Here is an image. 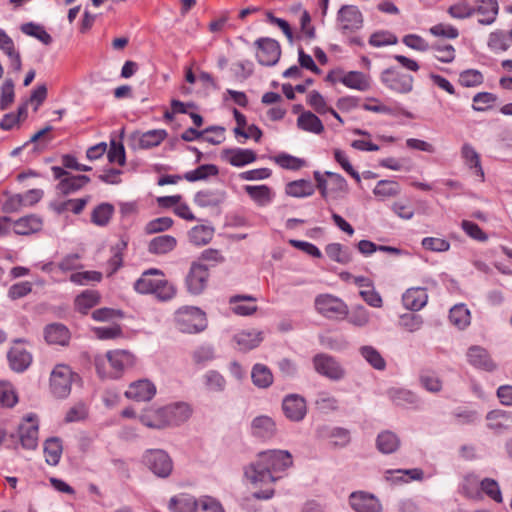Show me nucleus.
I'll return each mask as SVG.
<instances>
[{"instance_id": "37998d69", "label": "nucleus", "mask_w": 512, "mask_h": 512, "mask_svg": "<svg viewBox=\"0 0 512 512\" xmlns=\"http://www.w3.org/2000/svg\"><path fill=\"white\" fill-rule=\"evenodd\" d=\"M449 319L455 326L463 329L470 323V312L462 304L455 305L450 309Z\"/></svg>"}, {"instance_id": "5fc2aeb1", "label": "nucleus", "mask_w": 512, "mask_h": 512, "mask_svg": "<svg viewBox=\"0 0 512 512\" xmlns=\"http://www.w3.org/2000/svg\"><path fill=\"white\" fill-rule=\"evenodd\" d=\"M497 96L489 92H479L473 97L472 108L475 111H486L496 102Z\"/></svg>"}, {"instance_id": "b1692460", "label": "nucleus", "mask_w": 512, "mask_h": 512, "mask_svg": "<svg viewBox=\"0 0 512 512\" xmlns=\"http://www.w3.org/2000/svg\"><path fill=\"white\" fill-rule=\"evenodd\" d=\"M461 157L464 163L474 170V174L484 181V171L481 166L480 155L469 143H464L461 147Z\"/></svg>"}, {"instance_id": "338daca9", "label": "nucleus", "mask_w": 512, "mask_h": 512, "mask_svg": "<svg viewBox=\"0 0 512 512\" xmlns=\"http://www.w3.org/2000/svg\"><path fill=\"white\" fill-rule=\"evenodd\" d=\"M14 100V82L6 79L1 86L0 108L5 110Z\"/></svg>"}, {"instance_id": "2eb2a0df", "label": "nucleus", "mask_w": 512, "mask_h": 512, "mask_svg": "<svg viewBox=\"0 0 512 512\" xmlns=\"http://www.w3.org/2000/svg\"><path fill=\"white\" fill-rule=\"evenodd\" d=\"M350 504L356 512H381L379 500L371 494L354 492L350 496Z\"/></svg>"}, {"instance_id": "49530a36", "label": "nucleus", "mask_w": 512, "mask_h": 512, "mask_svg": "<svg viewBox=\"0 0 512 512\" xmlns=\"http://www.w3.org/2000/svg\"><path fill=\"white\" fill-rule=\"evenodd\" d=\"M363 358L375 369L384 370L386 362L381 354L372 346H363L360 348Z\"/></svg>"}, {"instance_id": "5701e85b", "label": "nucleus", "mask_w": 512, "mask_h": 512, "mask_svg": "<svg viewBox=\"0 0 512 512\" xmlns=\"http://www.w3.org/2000/svg\"><path fill=\"white\" fill-rule=\"evenodd\" d=\"M8 360L11 368L16 372H23L26 370L31 362V354L22 347H12L8 352Z\"/></svg>"}, {"instance_id": "dca6fc26", "label": "nucleus", "mask_w": 512, "mask_h": 512, "mask_svg": "<svg viewBox=\"0 0 512 512\" xmlns=\"http://www.w3.org/2000/svg\"><path fill=\"white\" fill-rule=\"evenodd\" d=\"M18 435L23 448L35 449L38 445V424L32 417H27L25 421L20 424Z\"/></svg>"}, {"instance_id": "ddd939ff", "label": "nucleus", "mask_w": 512, "mask_h": 512, "mask_svg": "<svg viewBox=\"0 0 512 512\" xmlns=\"http://www.w3.org/2000/svg\"><path fill=\"white\" fill-rule=\"evenodd\" d=\"M167 135L164 129H153L144 133H133L131 140L133 141L134 148L150 149L160 145Z\"/></svg>"}, {"instance_id": "0eeeda50", "label": "nucleus", "mask_w": 512, "mask_h": 512, "mask_svg": "<svg viewBox=\"0 0 512 512\" xmlns=\"http://www.w3.org/2000/svg\"><path fill=\"white\" fill-rule=\"evenodd\" d=\"M315 307L318 313L327 318H344L348 315V306L340 298L330 294L316 297Z\"/></svg>"}, {"instance_id": "6ab92c4d", "label": "nucleus", "mask_w": 512, "mask_h": 512, "mask_svg": "<svg viewBox=\"0 0 512 512\" xmlns=\"http://www.w3.org/2000/svg\"><path fill=\"white\" fill-rule=\"evenodd\" d=\"M339 81L346 87L361 92L368 91L371 88L370 77L360 71H349Z\"/></svg>"}, {"instance_id": "f3484780", "label": "nucleus", "mask_w": 512, "mask_h": 512, "mask_svg": "<svg viewBox=\"0 0 512 512\" xmlns=\"http://www.w3.org/2000/svg\"><path fill=\"white\" fill-rule=\"evenodd\" d=\"M156 393L153 383L148 380H139L131 383L125 392V396L135 401H149Z\"/></svg>"}, {"instance_id": "e433bc0d", "label": "nucleus", "mask_w": 512, "mask_h": 512, "mask_svg": "<svg viewBox=\"0 0 512 512\" xmlns=\"http://www.w3.org/2000/svg\"><path fill=\"white\" fill-rule=\"evenodd\" d=\"M256 299L252 296L235 295L231 297L230 302L234 304L233 311L238 315H251L257 311L255 304H243L241 302H255Z\"/></svg>"}, {"instance_id": "a211bd4d", "label": "nucleus", "mask_w": 512, "mask_h": 512, "mask_svg": "<svg viewBox=\"0 0 512 512\" xmlns=\"http://www.w3.org/2000/svg\"><path fill=\"white\" fill-rule=\"evenodd\" d=\"M162 278L163 274L161 271L157 269L148 270L136 281L134 285L135 290L142 294H153Z\"/></svg>"}, {"instance_id": "a18cd8bd", "label": "nucleus", "mask_w": 512, "mask_h": 512, "mask_svg": "<svg viewBox=\"0 0 512 512\" xmlns=\"http://www.w3.org/2000/svg\"><path fill=\"white\" fill-rule=\"evenodd\" d=\"M21 31L26 35L37 38L45 45H49L52 43V37L46 30L33 22L25 23L21 26Z\"/></svg>"}, {"instance_id": "a878e982", "label": "nucleus", "mask_w": 512, "mask_h": 512, "mask_svg": "<svg viewBox=\"0 0 512 512\" xmlns=\"http://www.w3.org/2000/svg\"><path fill=\"white\" fill-rule=\"evenodd\" d=\"M44 336L50 344L66 345L69 341L70 333L63 324L53 323L46 326Z\"/></svg>"}, {"instance_id": "9b49d317", "label": "nucleus", "mask_w": 512, "mask_h": 512, "mask_svg": "<svg viewBox=\"0 0 512 512\" xmlns=\"http://www.w3.org/2000/svg\"><path fill=\"white\" fill-rule=\"evenodd\" d=\"M338 21L343 31H356L363 25V16L360 10L353 5H344L338 12Z\"/></svg>"}, {"instance_id": "052dcab7", "label": "nucleus", "mask_w": 512, "mask_h": 512, "mask_svg": "<svg viewBox=\"0 0 512 512\" xmlns=\"http://www.w3.org/2000/svg\"><path fill=\"white\" fill-rule=\"evenodd\" d=\"M325 252L331 260L338 263L346 264L350 261V255L347 251L343 250L342 246L338 243L327 245Z\"/></svg>"}, {"instance_id": "de8ad7c7", "label": "nucleus", "mask_w": 512, "mask_h": 512, "mask_svg": "<svg viewBox=\"0 0 512 512\" xmlns=\"http://www.w3.org/2000/svg\"><path fill=\"white\" fill-rule=\"evenodd\" d=\"M170 508L173 509L174 512H196L198 500H195L191 496L172 498L170 500Z\"/></svg>"}, {"instance_id": "0e129e2a", "label": "nucleus", "mask_w": 512, "mask_h": 512, "mask_svg": "<svg viewBox=\"0 0 512 512\" xmlns=\"http://www.w3.org/2000/svg\"><path fill=\"white\" fill-rule=\"evenodd\" d=\"M275 162L282 168L289 170H298L305 165L303 159L285 153L278 155Z\"/></svg>"}, {"instance_id": "72a5a7b5", "label": "nucleus", "mask_w": 512, "mask_h": 512, "mask_svg": "<svg viewBox=\"0 0 512 512\" xmlns=\"http://www.w3.org/2000/svg\"><path fill=\"white\" fill-rule=\"evenodd\" d=\"M100 301V295L95 290H86L78 295L75 299V308L82 314H86L88 310L97 305Z\"/></svg>"}, {"instance_id": "c756f323", "label": "nucleus", "mask_w": 512, "mask_h": 512, "mask_svg": "<svg viewBox=\"0 0 512 512\" xmlns=\"http://www.w3.org/2000/svg\"><path fill=\"white\" fill-rule=\"evenodd\" d=\"M315 191L314 185L310 180L299 179L289 182L286 185L285 192L292 197L311 196Z\"/></svg>"}, {"instance_id": "f257e3e1", "label": "nucleus", "mask_w": 512, "mask_h": 512, "mask_svg": "<svg viewBox=\"0 0 512 512\" xmlns=\"http://www.w3.org/2000/svg\"><path fill=\"white\" fill-rule=\"evenodd\" d=\"M292 456L285 450H270L259 453L258 459L245 469V476L254 485L272 484L276 481L272 472L292 466Z\"/></svg>"}, {"instance_id": "2f4dec72", "label": "nucleus", "mask_w": 512, "mask_h": 512, "mask_svg": "<svg viewBox=\"0 0 512 512\" xmlns=\"http://www.w3.org/2000/svg\"><path fill=\"white\" fill-rule=\"evenodd\" d=\"M276 430L274 421L267 416L256 417L252 422V431L255 436L270 438Z\"/></svg>"}, {"instance_id": "473e14b6", "label": "nucleus", "mask_w": 512, "mask_h": 512, "mask_svg": "<svg viewBox=\"0 0 512 512\" xmlns=\"http://www.w3.org/2000/svg\"><path fill=\"white\" fill-rule=\"evenodd\" d=\"M252 382L258 388H268L273 383L271 370L263 364H255L251 372Z\"/></svg>"}, {"instance_id": "79ce46f5", "label": "nucleus", "mask_w": 512, "mask_h": 512, "mask_svg": "<svg viewBox=\"0 0 512 512\" xmlns=\"http://www.w3.org/2000/svg\"><path fill=\"white\" fill-rule=\"evenodd\" d=\"M326 175L329 177V188L330 196L337 198L345 195L348 192V184L345 178L337 173L326 172Z\"/></svg>"}, {"instance_id": "6e6d98bb", "label": "nucleus", "mask_w": 512, "mask_h": 512, "mask_svg": "<svg viewBox=\"0 0 512 512\" xmlns=\"http://www.w3.org/2000/svg\"><path fill=\"white\" fill-rule=\"evenodd\" d=\"M107 158L110 163H118L120 166L125 164V149L120 141H116L115 139L110 141V148L107 152Z\"/></svg>"}, {"instance_id": "6e6552de", "label": "nucleus", "mask_w": 512, "mask_h": 512, "mask_svg": "<svg viewBox=\"0 0 512 512\" xmlns=\"http://www.w3.org/2000/svg\"><path fill=\"white\" fill-rule=\"evenodd\" d=\"M55 179L60 180L57 189L63 194H71L90 182V178L86 175H71L65 169L53 166L51 168Z\"/></svg>"}, {"instance_id": "39448f33", "label": "nucleus", "mask_w": 512, "mask_h": 512, "mask_svg": "<svg viewBox=\"0 0 512 512\" xmlns=\"http://www.w3.org/2000/svg\"><path fill=\"white\" fill-rule=\"evenodd\" d=\"M77 377L67 365L59 364L51 372L50 389L57 398H65L71 391V385Z\"/></svg>"}, {"instance_id": "680f3d73", "label": "nucleus", "mask_w": 512, "mask_h": 512, "mask_svg": "<svg viewBox=\"0 0 512 512\" xmlns=\"http://www.w3.org/2000/svg\"><path fill=\"white\" fill-rule=\"evenodd\" d=\"M18 401L17 395L11 384L0 383V405L4 407H13Z\"/></svg>"}, {"instance_id": "7ed1b4c3", "label": "nucleus", "mask_w": 512, "mask_h": 512, "mask_svg": "<svg viewBox=\"0 0 512 512\" xmlns=\"http://www.w3.org/2000/svg\"><path fill=\"white\" fill-rule=\"evenodd\" d=\"M175 323L183 333L193 334L206 329L205 313L197 307L184 306L175 312Z\"/></svg>"}, {"instance_id": "4468645a", "label": "nucleus", "mask_w": 512, "mask_h": 512, "mask_svg": "<svg viewBox=\"0 0 512 512\" xmlns=\"http://www.w3.org/2000/svg\"><path fill=\"white\" fill-rule=\"evenodd\" d=\"M208 276L209 274L206 266L199 263H193L186 278L188 290L192 294L201 293L206 286Z\"/></svg>"}, {"instance_id": "f704fd0d", "label": "nucleus", "mask_w": 512, "mask_h": 512, "mask_svg": "<svg viewBox=\"0 0 512 512\" xmlns=\"http://www.w3.org/2000/svg\"><path fill=\"white\" fill-rule=\"evenodd\" d=\"M176 238L170 235L154 237L149 243V251L154 254H165L174 249Z\"/></svg>"}, {"instance_id": "9d476101", "label": "nucleus", "mask_w": 512, "mask_h": 512, "mask_svg": "<svg viewBox=\"0 0 512 512\" xmlns=\"http://www.w3.org/2000/svg\"><path fill=\"white\" fill-rule=\"evenodd\" d=\"M313 364L315 370L331 379V380H340L345 376V369L343 366L332 356L328 354H317L313 358Z\"/></svg>"}, {"instance_id": "bf43d9fd", "label": "nucleus", "mask_w": 512, "mask_h": 512, "mask_svg": "<svg viewBox=\"0 0 512 512\" xmlns=\"http://www.w3.org/2000/svg\"><path fill=\"white\" fill-rule=\"evenodd\" d=\"M422 386L429 392H439L442 389V382L439 377L431 371H423L420 375Z\"/></svg>"}, {"instance_id": "393cba45", "label": "nucleus", "mask_w": 512, "mask_h": 512, "mask_svg": "<svg viewBox=\"0 0 512 512\" xmlns=\"http://www.w3.org/2000/svg\"><path fill=\"white\" fill-rule=\"evenodd\" d=\"M140 420L145 426L149 428L162 429L166 426L172 425L166 408H161L155 411H147L141 416Z\"/></svg>"}, {"instance_id": "bb28decb", "label": "nucleus", "mask_w": 512, "mask_h": 512, "mask_svg": "<svg viewBox=\"0 0 512 512\" xmlns=\"http://www.w3.org/2000/svg\"><path fill=\"white\" fill-rule=\"evenodd\" d=\"M467 357L469 362L487 371H492L495 368V364L491 360L487 351L479 346H473L468 350Z\"/></svg>"}, {"instance_id": "e2e57ef3", "label": "nucleus", "mask_w": 512, "mask_h": 512, "mask_svg": "<svg viewBox=\"0 0 512 512\" xmlns=\"http://www.w3.org/2000/svg\"><path fill=\"white\" fill-rule=\"evenodd\" d=\"M481 490L494 501L501 503L502 494L498 483L491 478H485L480 483Z\"/></svg>"}, {"instance_id": "c03bdc74", "label": "nucleus", "mask_w": 512, "mask_h": 512, "mask_svg": "<svg viewBox=\"0 0 512 512\" xmlns=\"http://www.w3.org/2000/svg\"><path fill=\"white\" fill-rule=\"evenodd\" d=\"M373 193L381 198L393 197L400 193V185L393 180H380L373 189Z\"/></svg>"}, {"instance_id": "69168bd1", "label": "nucleus", "mask_w": 512, "mask_h": 512, "mask_svg": "<svg viewBox=\"0 0 512 512\" xmlns=\"http://www.w3.org/2000/svg\"><path fill=\"white\" fill-rule=\"evenodd\" d=\"M448 13L455 19H465L475 13V8L466 2H459L449 7Z\"/></svg>"}, {"instance_id": "412c9836", "label": "nucleus", "mask_w": 512, "mask_h": 512, "mask_svg": "<svg viewBox=\"0 0 512 512\" xmlns=\"http://www.w3.org/2000/svg\"><path fill=\"white\" fill-rule=\"evenodd\" d=\"M428 295L424 288H410L402 296V301L407 309L420 310L427 303Z\"/></svg>"}, {"instance_id": "c9c22d12", "label": "nucleus", "mask_w": 512, "mask_h": 512, "mask_svg": "<svg viewBox=\"0 0 512 512\" xmlns=\"http://www.w3.org/2000/svg\"><path fill=\"white\" fill-rule=\"evenodd\" d=\"M376 443L380 452L390 454L399 448L400 440L396 434L386 431L378 435Z\"/></svg>"}, {"instance_id": "f03ea898", "label": "nucleus", "mask_w": 512, "mask_h": 512, "mask_svg": "<svg viewBox=\"0 0 512 512\" xmlns=\"http://www.w3.org/2000/svg\"><path fill=\"white\" fill-rule=\"evenodd\" d=\"M134 360L129 351L113 350L95 356L94 364L101 378H118L126 368L133 366Z\"/></svg>"}, {"instance_id": "423d86ee", "label": "nucleus", "mask_w": 512, "mask_h": 512, "mask_svg": "<svg viewBox=\"0 0 512 512\" xmlns=\"http://www.w3.org/2000/svg\"><path fill=\"white\" fill-rule=\"evenodd\" d=\"M256 59L262 66H274L281 57V47L277 40L261 37L255 40Z\"/></svg>"}, {"instance_id": "c85d7f7f", "label": "nucleus", "mask_w": 512, "mask_h": 512, "mask_svg": "<svg viewBox=\"0 0 512 512\" xmlns=\"http://www.w3.org/2000/svg\"><path fill=\"white\" fill-rule=\"evenodd\" d=\"M297 126L301 130L311 132L314 134H320L324 131L322 121L318 116L310 111H305L297 119Z\"/></svg>"}, {"instance_id": "7c9ffc66", "label": "nucleus", "mask_w": 512, "mask_h": 512, "mask_svg": "<svg viewBox=\"0 0 512 512\" xmlns=\"http://www.w3.org/2000/svg\"><path fill=\"white\" fill-rule=\"evenodd\" d=\"M263 340L260 331H241L235 336V341L241 350H251L257 347Z\"/></svg>"}, {"instance_id": "cd10ccee", "label": "nucleus", "mask_w": 512, "mask_h": 512, "mask_svg": "<svg viewBox=\"0 0 512 512\" xmlns=\"http://www.w3.org/2000/svg\"><path fill=\"white\" fill-rule=\"evenodd\" d=\"M224 153L228 156V161L232 166L241 167L256 160L257 155L253 150L232 148L226 149Z\"/></svg>"}, {"instance_id": "09e8293b", "label": "nucleus", "mask_w": 512, "mask_h": 512, "mask_svg": "<svg viewBox=\"0 0 512 512\" xmlns=\"http://www.w3.org/2000/svg\"><path fill=\"white\" fill-rule=\"evenodd\" d=\"M245 191L260 205H265L271 201V190L266 185L246 186Z\"/></svg>"}, {"instance_id": "13d9d810", "label": "nucleus", "mask_w": 512, "mask_h": 512, "mask_svg": "<svg viewBox=\"0 0 512 512\" xmlns=\"http://www.w3.org/2000/svg\"><path fill=\"white\" fill-rule=\"evenodd\" d=\"M334 159L357 183L361 181L359 173L351 165L346 153L340 149H334Z\"/></svg>"}, {"instance_id": "58836bf2", "label": "nucleus", "mask_w": 512, "mask_h": 512, "mask_svg": "<svg viewBox=\"0 0 512 512\" xmlns=\"http://www.w3.org/2000/svg\"><path fill=\"white\" fill-rule=\"evenodd\" d=\"M214 235L212 226H193L189 232L190 241L195 245H206Z\"/></svg>"}, {"instance_id": "4c0bfd02", "label": "nucleus", "mask_w": 512, "mask_h": 512, "mask_svg": "<svg viewBox=\"0 0 512 512\" xmlns=\"http://www.w3.org/2000/svg\"><path fill=\"white\" fill-rule=\"evenodd\" d=\"M219 173V170L216 165L213 164H203L196 168L195 170L188 171L184 174L183 178L189 182H195L199 180H204L209 176H215Z\"/></svg>"}, {"instance_id": "4d7b16f0", "label": "nucleus", "mask_w": 512, "mask_h": 512, "mask_svg": "<svg viewBox=\"0 0 512 512\" xmlns=\"http://www.w3.org/2000/svg\"><path fill=\"white\" fill-rule=\"evenodd\" d=\"M202 139L212 145H219L225 140V128L210 126L203 130Z\"/></svg>"}, {"instance_id": "1a4fd4ad", "label": "nucleus", "mask_w": 512, "mask_h": 512, "mask_svg": "<svg viewBox=\"0 0 512 512\" xmlns=\"http://www.w3.org/2000/svg\"><path fill=\"white\" fill-rule=\"evenodd\" d=\"M144 463L158 477L165 478L172 471L170 457L160 449L148 450L144 455Z\"/></svg>"}, {"instance_id": "ea45409f", "label": "nucleus", "mask_w": 512, "mask_h": 512, "mask_svg": "<svg viewBox=\"0 0 512 512\" xmlns=\"http://www.w3.org/2000/svg\"><path fill=\"white\" fill-rule=\"evenodd\" d=\"M44 454L46 458V462L49 465L58 464L61 454H62V445L58 438H51L46 440L44 444Z\"/></svg>"}, {"instance_id": "864d4df0", "label": "nucleus", "mask_w": 512, "mask_h": 512, "mask_svg": "<svg viewBox=\"0 0 512 512\" xmlns=\"http://www.w3.org/2000/svg\"><path fill=\"white\" fill-rule=\"evenodd\" d=\"M172 425H179L190 416V409L185 404H178L173 407H165Z\"/></svg>"}, {"instance_id": "4be33fe9", "label": "nucleus", "mask_w": 512, "mask_h": 512, "mask_svg": "<svg viewBox=\"0 0 512 512\" xmlns=\"http://www.w3.org/2000/svg\"><path fill=\"white\" fill-rule=\"evenodd\" d=\"M489 429L496 433L508 430L512 423V415L502 410H492L486 415Z\"/></svg>"}, {"instance_id": "3c124183", "label": "nucleus", "mask_w": 512, "mask_h": 512, "mask_svg": "<svg viewBox=\"0 0 512 512\" xmlns=\"http://www.w3.org/2000/svg\"><path fill=\"white\" fill-rule=\"evenodd\" d=\"M459 83L463 87H476L483 83V74L476 69H467L459 74Z\"/></svg>"}, {"instance_id": "f8f14e48", "label": "nucleus", "mask_w": 512, "mask_h": 512, "mask_svg": "<svg viewBox=\"0 0 512 512\" xmlns=\"http://www.w3.org/2000/svg\"><path fill=\"white\" fill-rule=\"evenodd\" d=\"M282 409L288 419L298 422L306 415V401L297 394H290L284 398Z\"/></svg>"}, {"instance_id": "8fccbe9b", "label": "nucleus", "mask_w": 512, "mask_h": 512, "mask_svg": "<svg viewBox=\"0 0 512 512\" xmlns=\"http://www.w3.org/2000/svg\"><path fill=\"white\" fill-rule=\"evenodd\" d=\"M389 397L398 406H405L416 402V395L403 388H392L389 390Z\"/></svg>"}, {"instance_id": "603ef678", "label": "nucleus", "mask_w": 512, "mask_h": 512, "mask_svg": "<svg viewBox=\"0 0 512 512\" xmlns=\"http://www.w3.org/2000/svg\"><path fill=\"white\" fill-rule=\"evenodd\" d=\"M114 212V207L109 203H101L92 212L91 221L93 224H107Z\"/></svg>"}, {"instance_id": "aec40b11", "label": "nucleus", "mask_w": 512, "mask_h": 512, "mask_svg": "<svg viewBox=\"0 0 512 512\" xmlns=\"http://www.w3.org/2000/svg\"><path fill=\"white\" fill-rule=\"evenodd\" d=\"M475 13L481 14L483 17L478 20L482 25H491L498 15L497 0H476Z\"/></svg>"}, {"instance_id": "20e7f679", "label": "nucleus", "mask_w": 512, "mask_h": 512, "mask_svg": "<svg viewBox=\"0 0 512 512\" xmlns=\"http://www.w3.org/2000/svg\"><path fill=\"white\" fill-rule=\"evenodd\" d=\"M380 80L388 89L399 94L410 93L414 86V77L395 67L385 69Z\"/></svg>"}, {"instance_id": "a19ab883", "label": "nucleus", "mask_w": 512, "mask_h": 512, "mask_svg": "<svg viewBox=\"0 0 512 512\" xmlns=\"http://www.w3.org/2000/svg\"><path fill=\"white\" fill-rule=\"evenodd\" d=\"M224 195L220 192L199 191L194 197V202L200 207H216L223 201Z\"/></svg>"}, {"instance_id": "774afa93", "label": "nucleus", "mask_w": 512, "mask_h": 512, "mask_svg": "<svg viewBox=\"0 0 512 512\" xmlns=\"http://www.w3.org/2000/svg\"><path fill=\"white\" fill-rule=\"evenodd\" d=\"M402 42L407 47H409L413 50H416V51L425 52L430 49V45L428 44V42L425 39H423L421 36L416 35V34L405 35L402 39Z\"/></svg>"}]
</instances>
